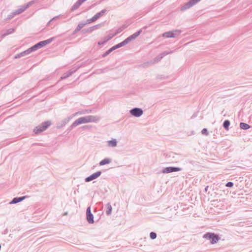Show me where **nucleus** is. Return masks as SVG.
I'll list each match as a JSON object with an SVG mask.
<instances>
[{"label": "nucleus", "instance_id": "1a4fd4ad", "mask_svg": "<svg viewBox=\"0 0 252 252\" xmlns=\"http://www.w3.org/2000/svg\"><path fill=\"white\" fill-rule=\"evenodd\" d=\"M28 196H23L21 197H16L13 198V199L9 202L10 204H16L24 200L25 198H28Z\"/></svg>", "mask_w": 252, "mask_h": 252}, {"label": "nucleus", "instance_id": "a211bd4d", "mask_svg": "<svg viewBox=\"0 0 252 252\" xmlns=\"http://www.w3.org/2000/svg\"><path fill=\"white\" fill-rule=\"evenodd\" d=\"M117 142L116 139H113L108 141V145L111 147H115L117 146Z\"/></svg>", "mask_w": 252, "mask_h": 252}, {"label": "nucleus", "instance_id": "6e6d98bb", "mask_svg": "<svg viewBox=\"0 0 252 252\" xmlns=\"http://www.w3.org/2000/svg\"><path fill=\"white\" fill-rule=\"evenodd\" d=\"M98 27H95V29H96Z\"/></svg>", "mask_w": 252, "mask_h": 252}, {"label": "nucleus", "instance_id": "6ab92c4d", "mask_svg": "<svg viewBox=\"0 0 252 252\" xmlns=\"http://www.w3.org/2000/svg\"><path fill=\"white\" fill-rule=\"evenodd\" d=\"M250 126L246 123L242 122L240 124V127L242 129L247 130L250 128Z\"/></svg>", "mask_w": 252, "mask_h": 252}, {"label": "nucleus", "instance_id": "f3484780", "mask_svg": "<svg viewBox=\"0 0 252 252\" xmlns=\"http://www.w3.org/2000/svg\"><path fill=\"white\" fill-rule=\"evenodd\" d=\"M111 162V160L108 158H105L100 161L99 165L102 166L107 164H109Z\"/></svg>", "mask_w": 252, "mask_h": 252}, {"label": "nucleus", "instance_id": "f257e3e1", "mask_svg": "<svg viewBox=\"0 0 252 252\" xmlns=\"http://www.w3.org/2000/svg\"><path fill=\"white\" fill-rule=\"evenodd\" d=\"M98 120V118L96 116L92 115L80 117L72 124L70 126V130L77 126L79 125L88 123L96 122Z\"/></svg>", "mask_w": 252, "mask_h": 252}, {"label": "nucleus", "instance_id": "4d7b16f0", "mask_svg": "<svg viewBox=\"0 0 252 252\" xmlns=\"http://www.w3.org/2000/svg\"><path fill=\"white\" fill-rule=\"evenodd\" d=\"M200 0H197V1L199 2Z\"/></svg>", "mask_w": 252, "mask_h": 252}, {"label": "nucleus", "instance_id": "c03bdc74", "mask_svg": "<svg viewBox=\"0 0 252 252\" xmlns=\"http://www.w3.org/2000/svg\"><path fill=\"white\" fill-rule=\"evenodd\" d=\"M91 19L92 22H94L97 20L94 16L92 18H91Z\"/></svg>", "mask_w": 252, "mask_h": 252}, {"label": "nucleus", "instance_id": "9b49d317", "mask_svg": "<svg viewBox=\"0 0 252 252\" xmlns=\"http://www.w3.org/2000/svg\"><path fill=\"white\" fill-rule=\"evenodd\" d=\"M55 38V37H51L48 39H47V40H43V41H41L39 42H38L39 43V45L40 46V47L41 48L43 47V46L46 45L47 44H48L49 43H50L53 40V39Z\"/></svg>", "mask_w": 252, "mask_h": 252}, {"label": "nucleus", "instance_id": "c756f323", "mask_svg": "<svg viewBox=\"0 0 252 252\" xmlns=\"http://www.w3.org/2000/svg\"><path fill=\"white\" fill-rule=\"evenodd\" d=\"M86 25V23H79L76 28L77 29V30H79L80 31L85 25Z\"/></svg>", "mask_w": 252, "mask_h": 252}, {"label": "nucleus", "instance_id": "8fccbe9b", "mask_svg": "<svg viewBox=\"0 0 252 252\" xmlns=\"http://www.w3.org/2000/svg\"><path fill=\"white\" fill-rule=\"evenodd\" d=\"M9 32H12L13 31H14V30L13 29H10L8 30Z\"/></svg>", "mask_w": 252, "mask_h": 252}, {"label": "nucleus", "instance_id": "c85d7f7f", "mask_svg": "<svg viewBox=\"0 0 252 252\" xmlns=\"http://www.w3.org/2000/svg\"><path fill=\"white\" fill-rule=\"evenodd\" d=\"M135 38H134V37L133 36V35H130L129 36H128V37H127L125 40L126 41V42L127 44H128L129 42H130L131 41H132V40H134L135 39Z\"/></svg>", "mask_w": 252, "mask_h": 252}, {"label": "nucleus", "instance_id": "412c9836", "mask_svg": "<svg viewBox=\"0 0 252 252\" xmlns=\"http://www.w3.org/2000/svg\"><path fill=\"white\" fill-rule=\"evenodd\" d=\"M230 121L228 120H226L223 122V127H224V128L225 130H228L229 129V126H230Z\"/></svg>", "mask_w": 252, "mask_h": 252}, {"label": "nucleus", "instance_id": "dca6fc26", "mask_svg": "<svg viewBox=\"0 0 252 252\" xmlns=\"http://www.w3.org/2000/svg\"><path fill=\"white\" fill-rule=\"evenodd\" d=\"M172 31H169L167 32H165L163 33L162 35L163 37H166V38H171V37H174V36L173 34L172 33Z\"/></svg>", "mask_w": 252, "mask_h": 252}, {"label": "nucleus", "instance_id": "a18cd8bd", "mask_svg": "<svg viewBox=\"0 0 252 252\" xmlns=\"http://www.w3.org/2000/svg\"><path fill=\"white\" fill-rule=\"evenodd\" d=\"M23 57V56H22L21 55V53L20 54H17L16 56H15V58H20V57Z\"/></svg>", "mask_w": 252, "mask_h": 252}, {"label": "nucleus", "instance_id": "49530a36", "mask_svg": "<svg viewBox=\"0 0 252 252\" xmlns=\"http://www.w3.org/2000/svg\"><path fill=\"white\" fill-rule=\"evenodd\" d=\"M79 31V30H77V28H76V29H75V30L73 31V34H75V33H76V32H78Z\"/></svg>", "mask_w": 252, "mask_h": 252}, {"label": "nucleus", "instance_id": "393cba45", "mask_svg": "<svg viewBox=\"0 0 252 252\" xmlns=\"http://www.w3.org/2000/svg\"><path fill=\"white\" fill-rule=\"evenodd\" d=\"M31 50L32 49L31 48H29L28 49L25 50V51L21 52V55L25 56L29 54L30 53H31L32 52Z\"/></svg>", "mask_w": 252, "mask_h": 252}, {"label": "nucleus", "instance_id": "2f4dec72", "mask_svg": "<svg viewBox=\"0 0 252 252\" xmlns=\"http://www.w3.org/2000/svg\"><path fill=\"white\" fill-rule=\"evenodd\" d=\"M16 15V14L15 13L14 11H13V12H12L11 13H10L9 15H8L7 16V17L6 18V19H5V20H10L12 18H13Z\"/></svg>", "mask_w": 252, "mask_h": 252}, {"label": "nucleus", "instance_id": "39448f33", "mask_svg": "<svg viewBox=\"0 0 252 252\" xmlns=\"http://www.w3.org/2000/svg\"><path fill=\"white\" fill-rule=\"evenodd\" d=\"M182 170V168L178 167H167L163 168L161 171L162 173H169L173 172H177Z\"/></svg>", "mask_w": 252, "mask_h": 252}, {"label": "nucleus", "instance_id": "7ed1b4c3", "mask_svg": "<svg viewBox=\"0 0 252 252\" xmlns=\"http://www.w3.org/2000/svg\"><path fill=\"white\" fill-rule=\"evenodd\" d=\"M51 124L50 121H46L42 123L40 125L35 127L33 131L35 134H39V133L45 130Z\"/></svg>", "mask_w": 252, "mask_h": 252}, {"label": "nucleus", "instance_id": "de8ad7c7", "mask_svg": "<svg viewBox=\"0 0 252 252\" xmlns=\"http://www.w3.org/2000/svg\"><path fill=\"white\" fill-rule=\"evenodd\" d=\"M58 16H56L55 17H54L53 18V19H52L50 21H49V23H50L51 22H52V21H53L55 19H56V18H57Z\"/></svg>", "mask_w": 252, "mask_h": 252}, {"label": "nucleus", "instance_id": "58836bf2", "mask_svg": "<svg viewBox=\"0 0 252 252\" xmlns=\"http://www.w3.org/2000/svg\"><path fill=\"white\" fill-rule=\"evenodd\" d=\"M89 112L87 111V110H86V111H80V112H77L75 113V115H76V114H85L86 113H88Z\"/></svg>", "mask_w": 252, "mask_h": 252}, {"label": "nucleus", "instance_id": "603ef678", "mask_svg": "<svg viewBox=\"0 0 252 252\" xmlns=\"http://www.w3.org/2000/svg\"><path fill=\"white\" fill-rule=\"evenodd\" d=\"M68 214V213L66 212H65L64 214H63V215H67Z\"/></svg>", "mask_w": 252, "mask_h": 252}, {"label": "nucleus", "instance_id": "5fc2aeb1", "mask_svg": "<svg viewBox=\"0 0 252 252\" xmlns=\"http://www.w3.org/2000/svg\"><path fill=\"white\" fill-rule=\"evenodd\" d=\"M193 161H190L189 163L191 164H193Z\"/></svg>", "mask_w": 252, "mask_h": 252}, {"label": "nucleus", "instance_id": "c9c22d12", "mask_svg": "<svg viewBox=\"0 0 252 252\" xmlns=\"http://www.w3.org/2000/svg\"><path fill=\"white\" fill-rule=\"evenodd\" d=\"M201 133H202V134H204L205 135H208L209 134L207 129L205 128H203L201 130Z\"/></svg>", "mask_w": 252, "mask_h": 252}, {"label": "nucleus", "instance_id": "4c0bfd02", "mask_svg": "<svg viewBox=\"0 0 252 252\" xmlns=\"http://www.w3.org/2000/svg\"><path fill=\"white\" fill-rule=\"evenodd\" d=\"M233 185H234V184L233 182H228L226 184L225 186L227 187L231 188L233 186Z\"/></svg>", "mask_w": 252, "mask_h": 252}, {"label": "nucleus", "instance_id": "f704fd0d", "mask_svg": "<svg viewBox=\"0 0 252 252\" xmlns=\"http://www.w3.org/2000/svg\"><path fill=\"white\" fill-rule=\"evenodd\" d=\"M141 32L142 31L140 30L137 31V32H135L134 33H133L132 35L134 37V38H136L137 36H138L140 35Z\"/></svg>", "mask_w": 252, "mask_h": 252}, {"label": "nucleus", "instance_id": "4be33fe9", "mask_svg": "<svg viewBox=\"0 0 252 252\" xmlns=\"http://www.w3.org/2000/svg\"><path fill=\"white\" fill-rule=\"evenodd\" d=\"M106 206H107V210H106V213L107 215H110L111 214L112 209L111 205L110 203H108L106 205Z\"/></svg>", "mask_w": 252, "mask_h": 252}, {"label": "nucleus", "instance_id": "72a5a7b5", "mask_svg": "<svg viewBox=\"0 0 252 252\" xmlns=\"http://www.w3.org/2000/svg\"><path fill=\"white\" fill-rule=\"evenodd\" d=\"M157 234L154 232H151L150 233V237L152 240H154L157 238Z\"/></svg>", "mask_w": 252, "mask_h": 252}, {"label": "nucleus", "instance_id": "9d476101", "mask_svg": "<svg viewBox=\"0 0 252 252\" xmlns=\"http://www.w3.org/2000/svg\"><path fill=\"white\" fill-rule=\"evenodd\" d=\"M87 0H78L72 6L71 8V11H74L77 9L84 1Z\"/></svg>", "mask_w": 252, "mask_h": 252}, {"label": "nucleus", "instance_id": "5701e85b", "mask_svg": "<svg viewBox=\"0 0 252 252\" xmlns=\"http://www.w3.org/2000/svg\"><path fill=\"white\" fill-rule=\"evenodd\" d=\"M153 62H154V60H151V61L147 62L146 63H144L143 64H142V66L143 67H147L151 65L155 64V63Z\"/></svg>", "mask_w": 252, "mask_h": 252}, {"label": "nucleus", "instance_id": "b1692460", "mask_svg": "<svg viewBox=\"0 0 252 252\" xmlns=\"http://www.w3.org/2000/svg\"><path fill=\"white\" fill-rule=\"evenodd\" d=\"M71 119V118L68 117L67 118L64 119L61 122V126H64L66 124H67L70 120Z\"/></svg>", "mask_w": 252, "mask_h": 252}, {"label": "nucleus", "instance_id": "79ce46f5", "mask_svg": "<svg viewBox=\"0 0 252 252\" xmlns=\"http://www.w3.org/2000/svg\"><path fill=\"white\" fill-rule=\"evenodd\" d=\"M34 3V1H31L28 3L27 4H25V5H28V7H29L32 3Z\"/></svg>", "mask_w": 252, "mask_h": 252}, {"label": "nucleus", "instance_id": "f8f14e48", "mask_svg": "<svg viewBox=\"0 0 252 252\" xmlns=\"http://www.w3.org/2000/svg\"><path fill=\"white\" fill-rule=\"evenodd\" d=\"M75 70L70 69L69 71L63 73V76L61 77V79H65L69 76H70L72 74H73L75 72Z\"/></svg>", "mask_w": 252, "mask_h": 252}, {"label": "nucleus", "instance_id": "f03ea898", "mask_svg": "<svg viewBox=\"0 0 252 252\" xmlns=\"http://www.w3.org/2000/svg\"><path fill=\"white\" fill-rule=\"evenodd\" d=\"M203 237L208 240H211V244H216L220 239L219 235L214 233L207 232L204 234Z\"/></svg>", "mask_w": 252, "mask_h": 252}, {"label": "nucleus", "instance_id": "37998d69", "mask_svg": "<svg viewBox=\"0 0 252 252\" xmlns=\"http://www.w3.org/2000/svg\"><path fill=\"white\" fill-rule=\"evenodd\" d=\"M92 22V21L91 19H89L87 20L86 22H85V23H86V25H87V24H90V23H91Z\"/></svg>", "mask_w": 252, "mask_h": 252}, {"label": "nucleus", "instance_id": "864d4df0", "mask_svg": "<svg viewBox=\"0 0 252 252\" xmlns=\"http://www.w3.org/2000/svg\"><path fill=\"white\" fill-rule=\"evenodd\" d=\"M11 33V32H9V31H7V33L6 34L7 35V34H8Z\"/></svg>", "mask_w": 252, "mask_h": 252}, {"label": "nucleus", "instance_id": "cd10ccee", "mask_svg": "<svg viewBox=\"0 0 252 252\" xmlns=\"http://www.w3.org/2000/svg\"><path fill=\"white\" fill-rule=\"evenodd\" d=\"M113 51H114V49H113V48L111 47L110 49L108 50L106 52H105L103 54H102V57H106Z\"/></svg>", "mask_w": 252, "mask_h": 252}, {"label": "nucleus", "instance_id": "ea45409f", "mask_svg": "<svg viewBox=\"0 0 252 252\" xmlns=\"http://www.w3.org/2000/svg\"><path fill=\"white\" fill-rule=\"evenodd\" d=\"M157 78L158 79H166V77H165V76H164L163 75H158L157 76Z\"/></svg>", "mask_w": 252, "mask_h": 252}, {"label": "nucleus", "instance_id": "2eb2a0df", "mask_svg": "<svg viewBox=\"0 0 252 252\" xmlns=\"http://www.w3.org/2000/svg\"><path fill=\"white\" fill-rule=\"evenodd\" d=\"M126 44H127V43L125 39L124 41H123L121 43L117 44L114 45V46H113L112 48H113V49H114V50H115L117 49H118L120 47H122L126 45Z\"/></svg>", "mask_w": 252, "mask_h": 252}, {"label": "nucleus", "instance_id": "bb28decb", "mask_svg": "<svg viewBox=\"0 0 252 252\" xmlns=\"http://www.w3.org/2000/svg\"><path fill=\"white\" fill-rule=\"evenodd\" d=\"M31 48L32 49L31 50L32 52H33V51L37 50V49H38L39 48H41V47L39 45V43H37L36 44H35L34 45H33V46H32V47H31Z\"/></svg>", "mask_w": 252, "mask_h": 252}, {"label": "nucleus", "instance_id": "3c124183", "mask_svg": "<svg viewBox=\"0 0 252 252\" xmlns=\"http://www.w3.org/2000/svg\"><path fill=\"white\" fill-rule=\"evenodd\" d=\"M208 186H207V187L205 188V191H207V189H208Z\"/></svg>", "mask_w": 252, "mask_h": 252}, {"label": "nucleus", "instance_id": "ddd939ff", "mask_svg": "<svg viewBox=\"0 0 252 252\" xmlns=\"http://www.w3.org/2000/svg\"><path fill=\"white\" fill-rule=\"evenodd\" d=\"M116 35V34H109L105 37V41H100L98 42L99 45H103L106 43L108 40H110L113 37Z\"/></svg>", "mask_w": 252, "mask_h": 252}, {"label": "nucleus", "instance_id": "aec40b11", "mask_svg": "<svg viewBox=\"0 0 252 252\" xmlns=\"http://www.w3.org/2000/svg\"><path fill=\"white\" fill-rule=\"evenodd\" d=\"M107 11L106 9H103L101 11L97 13L94 16L95 17L96 19H98L99 17L103 16V14Z\"/></svg>", "mask_w": 252, "mask_h": 252}, {"label": "nucleus", "instance_id": "a19ab883", "mask_svg": "<svg viewBox=\"0 0 252 252\" xmlns=\"http://www.w3.org/2000/svg\"><path fill=\"white\" fill-rule=\"evenodd\" d=\"M123 29L122 28L119 29L118 30H117L116 32L115 33V34H116V35H117L119 33L123 31Z\"/></svg>", "mask_w": 252, "mask_h": 252}, {"label": "nucleus", "instance_id": "09e8293b", "mask_svg": "<svg viewBox=\"0 0 252 252\" xmlns=\"http://www.w3.org/2000/svg\"><path fill=\"white\" fill-rule=\"evenodd\" d=\"M88 127H89V126H83V128H87Z\"/></svg>", "mask_w": 252, "mask_h": 252}, {"label": "nucleus", "instance_id": "a878e982", "mask_svg": "<svg viewBox=\"0 0 252 252\" xmlns=\"http://www.w3.org/2000/svg\"><path fill=\"white\" fill-rule=\"evenodd\" d=\"M174 37H176L180 35V34L181 33V31L180 30H175L174 31H172Z\"/></svg>", "mask_w": 252, "mask_h": 252}, {"label": "nucleus", "instance_id": "20e7f679", "mask_svg": "<svg viewBox=\"0 0 252 252\" xmlns=\"http://www.w3.org/2000/svg\"><path fill=\"white\" fill-rule=\"evenodd\" d=\"M129 113L131 115L134 117H139L143 114V111L142 109L135 107L131 109Z\"/></svg>", "mask_w": 252, "mask_h": 252}, {"label": "nucleus", "instance_id": "423d86ee", "mask_svg": "<svg viewBox=\"0 0 252 252\" xmlns=\"http://www.w3.org/2000/svg\"><path fill=\"white\" fill-rule=\"evenodd\" d=\"M198 2V1L197 0H190L189 2L185 4L181 7V11H183L189 8L197 3Z\"/></svg>", "mask_w": 252, "mask_h": 252}, {"label": "nucleus", "instance_id": "0eeeda50", "mask_svg": "<svg viewBox=\"0 0 252 252\" xmlns=\"http://www.w3.org/2000/svg\"><path fill=\"white\" fill-rule=\"evenodd\" d=\"M86 219L89 223H93L94 222V215L91 213V207L87 208L86 210Z\"/></svg>", "mask_w": 252, "mask_h": 252}, {"label": "nucleus", "instance_id": "473e14b6", "mask_svg": "<svg viewBox=\"0 0 252 252\" xmlns=\"http://www.w3.org/2000/svg\"><path fill=\"white\" fill-rule=\"evenodd\" d=\"M100 25H101V24H98V25L94 26L93 27H90L89 29H87V32H92L95 29V27H99Z\"/></svg>", "mask_w": 252, "mask_h": 252}, {"label": "nucleus", "instance_id": "7c9ffc66", "mask_svg": "<svg viewBox=\"0 0 252 252\" xmlns=\"http://www.w3.org/2000/svg\"><path fill=\"white\" fill-rule=\"evenodd\" d=\"M163 58V56H158L154 59V62L155 63L159 62Z\"/></svg>", "mask_w": 252, "mask_h": 252}, {"label": "nucleus", "instance_id": "6e6552de", "mask_svg": "<svg viewBox=\"0 0 252 252\" xmlns=\"http://www.w3.org/2000/svg\"><path fill=\"white\" fill-rule=\"evenodd\" d=\"M101 174V172L100 171H97L95 173H93L90 176L87 177L85 178V180L86 182H89L93 180H94L99 177Z\"/></svg>", "mask_w": 252, "mask_h": 252}, {"label": "nucleus", "instance_id": "e433bc0d", "mask_svg": "<svg viewBox=\"0 0 252 252\" xmlns=\"http://www.w3.org/2000/svg\"><path fill=\"white\" fill-rule=\"evenodd\" d=\"M173 52V51H164L163 52H162L160 55L161 56H163V57L165 56H166L168 54H170V53H172Z\"/></svg>", "mask_w": 252, "mask_h": 252}, {"label": "nucleus", "instance_id": "4468645a", "mask_svg": "<svg viewBox=\"0 0 252 252\" xmlns=\"http://www.w3.org/2000/svg\"><path fill=\"white\" fill-rule=\"evenodd\" d=\"M28 8V5H22L21 6L20 8L14 11L16 15H18L21 13H22L23 12H24L26 9Z\"/></svg>", "mask_w": 252, "mask_h": 252}]
</instances>
